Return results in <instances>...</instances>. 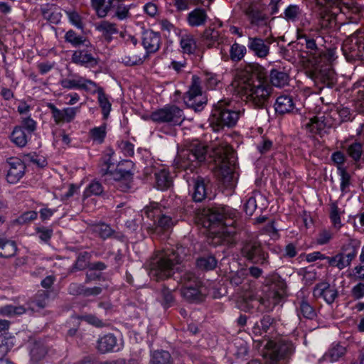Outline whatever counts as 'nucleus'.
I'll list each match as a JSON object with an SVG mask.
<instances>
[{"mask_svg": "<svg viewBox=\"0 0 364 364\" xmlns=\"http://www.w3.org/2000/svg\"><path fill=\"white\" fill-rule=\"evenodd\" d=\"M210 156L214 161L215 175L221 179L230 177L235 164L232 149L228 145L213 147Z\"/></svg>", "mask_w": 364, "mask_h": 364, "instance_id": "6", "label": "nucleus"}, {"mask_svg": "<svg viewBox=\"0 0 364 364\" xmlns=\"http://www.w3.org/2000/svg\"><path fill=\"white\" fill-rule=\"evenodd\" d=\"M257 196L261 197V196L259 194H257V195H255L254 196H251L249 198V199L246 201V203L245 204L244 209H245V213L249 216L252 215L257 209Z\"/></svg>", "mask_w": 364, "mask_h": 364, "instance_id": "57", "label": "nucleus"}, {"mask_svg": "<svg viewBox=\"0 0 364 364\" xmlns=\"http://www.w3.org/2000/svg\"><path fill=\"white\" fill-rule=\"evenodd\" d=\"M204 81L209 88L213 89L220 82V79L217 75L207 72L204 74Z\"/></svg>", "mask_w": 364, "mask_h": 364, "instance_id": "61", "label": "nucleus"}, {"mask_svg": "<svg viewBox=\"0 0 364 364\" xmlns=\"http://www.w3.org/2000/svg\"><path fill=\"white\" fill-rule=\"evenodd\" d=\"M227 100H220L215 105L209 119L210 124L214 131H219L224 127H233L240 117L243 114L244 109L233 110L228 108Z\"/></svg>", "mask_w": 364, "mask_h": 364, "instance_id": "4", "label": "nucleus"}, {"mask_svg": "<svg viewBox=\"0 0 364 364\" xmlns=\"http://www.w3.org/2000/svg\"><path fill=\"white\" fill-rule=\"evenodd\" d=\"M20 127H22L23 130L26 129L25 132L31 135V134L35 131L36 124L33 119L26 117L22 118L21 126Z\"/></svg>", "mask_w": 364, "mask_h": 364, "instance_id": "60", "label": "nucleus"}, {"mask_svg": "<svg viewBox=\"0 0 364 364\" xmlns=\"http://www.w3.org/2000/svg\"><path fill=\"white\" fill-rule=\"evenodd\" d=\"M60 85L68 90L77 89L90 91L96 87L95 82L75 73H70L67 77L61 79Z\"/></svg>", "mask_w": 364, "mask_h": 364, "instance_id": "15", "label": "nucleus"}, {"mask_svg": "<svg viewBox=\"0 0 364 364\" xmlns=\"http://www.w3.org/2000/svg\"><path fill=\"white\" fill-rule=\"evenodd\" d=\"M181 48L184 53L192 54L196 50V41L191 34L182 36L180 40Z\"/></svg>", "mask_w": 364, "mask_h": 364, "instance_id": "37", "label": "nucleus"}, {"mask_svg": "<svg viewBox=\"0 0 364 364\" xmlns=\"http://www.w3.org/2000/svg\"><path fill=\"white\" fill-rule=\"evenodd\" d=\"M209 20L206 10L197 7L188 13L186 17L187 24L191 28L205 26Z\"/></svg>", "mask_w": 364, "mask_h": 364, "instance_id": "19", "label": "nucleus"}, {"mask_svg": "<svg viewBox=\"0 0 364 364\" xmlns=\"http://www.w3.org/2000/svg\"><path fill=\"white\" fill-rule=\"evenodd\" d=\"M257 69L259 72L254 70L253 66L238 70L232 85L238 93L245 97L248 103L256 108L264 109L267 106L272 88L262 68L257 67Z\"/></svg>", "mask_w": 364, "mask_h": 364, "instance_id": "1", "label": "nucleus"}, {"mask_svg": "<svg viewBox=\"0 0 364 364\" xmlns=\"http://www.w3.org/2000/svg\"><path fill=\"white\" fill-rule=\"evenodd\" d=\"M156 185L158 189L166 190L172 184V179L169 172L166 169H161L155 173Z\"/></svg>", "mask_w": 364, "mask_h": 364, "instance_id": "32", "label": "nucleus"}, {"mask_svg": "<svg viewBox=\"0 0 364 364\" xmlns=\"http://www.w3.org/2000/svg\"><path fill=\"white\" fill-rule=\"evenodd\" d=\"M145 215L154 220L156 229L166 230L175 225L177 220L166 209H162L158 203H151L144 208Z\"/></svg>", "mask_w": 364, "mask_h": 364, "instance_id": "8", "label": "nucleus"}, {"mask_svg": "<svg viewBox=\"0 0 364 364\" xmlns=\"http://www.w3.org/2000/svg\"><path fill=\"white\" fill-rule=\"evenodd\" d=\"M189 253L183 246H178L176 250H164L156 254L149 262V274L156 281L169 278L173 274L174 266L181 262Z\"/></svg>", "mask_w": 364, "mask_h": 364, "instance_id": "3", "label": "nucleus"}, {"mask_svg": "<svg viewBox=\"0 0 364 364\" xmlns=\"http://www.w3.org/2000/svg\"><path fill=\"white\" fill-rule=\"evenodd\" d=\"M90 138L97 144H102L106 136V125L94 127L90 131Z\"/></svg>", "mask_w": 364, "mask_h": 364, "instance_id": "47", "label": "nucleus"}, {"mask_svg": "<svg viewBox=\"0 0 364 364\" xmlns=\"http://www.w3.org/2000/svg\"><path fill=\"white\" fill-rule=\"evenodd\" d=\"M142 43L147 53H154L160 48V35L153 31H146L143 33Z\"/></svg>", "mask_w": 364, "mask_h": 364, "instance_id": "26", "label": "nucleus"}, {"mask_svg": "<svg viewBox=\"0 0 364 364\" xmlns=\"http://www.w3.org/2000/svg\"><path fill=\"white\" fill-rule=\"evenodd\" d=\"M41 13L45 20L53 24H58L63 16L61 9L53 4L42 5Z\"/></svg>", "mask_w": 364, "mask_h": 364, "instance_id": "23", "label": "nucleus"}, {"mask_svg": "<svg viewBox=\"0 0 364 364\" xmlns=\"http://www.w3.org/2000/svg\"><path fill=\"white\" fill-rule=\"evenodd\" d=\"M346 353V348L339 344L333 346L325 354V358L331 362H336Z\"/></svg>", "mask_w": 364, "mask_h": 364, "instance_id": "40", "label": "nucleus"}, {"mask_svg": "<svg viewBox=\"0 0 364 364\" xmlns=\"http://www.w3.org/2000/svg\"><path fill=\"white\" fill-rule=\"evenodd\" d=\"M209 181L198 176L193 180V198L196 202H201L210 194Z\"/></svg>", "mask_w": 364, "mask_h": 364, "instance_id": "22", "label": "nucleus"}, {"mask_svg": "<svg viewBox=\"0 0 364 364\" xmlns=\"http://www.w3.org/2000/svg\"><path fill=\"white\" fill-rule=\"evenodd\" d=\"M69 21L78 28H82V21L80 15L75 11H65Z\"/></svg>", "mask_w": 364, "mask_h": 364, "instance_id": "62", "label": "nucleus"}, {"mask_svg": "<svg viewBox=\"0 0 364 364\" xmlns=\"http://www.w3.org/2000/svg\"><path fill=\"white\" fill-rule=\"evenodd\" d=\"M334 118L332 111L328 113H319L310 118L304 124L305 129L314 134H322L326 129L332 127Z\"/></svg>", "mask_w": 364, "mask_h": 364, "instance_id": "13", "label": "nucleus"}, {"mask_svg": "<svg viewBox=\"0 0 364 364\" xmlns=\"http://www.w3.org/2000/svg\"><path fill=\"white\" fill-rule=\"evenodd\" d=\"M144 56V55L142 56L141 54L124 55L122 56L121 61L129 66L139 65L143 63Z\"/></svg>", "mask_w": 364, "mask_h": 364, "instance_id": "51", "label": "nucleus"}, {"mask_svg": "<svg viewBox=\"0 0 364 364\" xmlns=\"http://www.w3.org/2000/svg\"><path fill=\"white\" fill-rule=\"evenodd\" d=\"M269 348L264 354L267 364H285L284 360L295 350L292 343L281 341L277 343H268Z\"/></svg>", "mask_w": 364, "mask_h": 364, "instance_id": "9", "label": "nucleus"}, {"mask_svg": "<svg viewBox=\"0 0 364 364\" xmlns=\"http://www.w3.org/2000/svg\"><path fill=\"white\" fill-rule=\"evenodd\" d=\"M109 4L110 10L114 12L113 17L118 20L123 21L131 16L129 11L132 5H126L122 1H115Z\"/></svg>", "mask_w": 364, "mask_h": 364, "instance_id": "28", "label": "nucleus"}, {"mask_svg": "<svg viewBox=\"0 0 364 364\" xmlns=\"http://www.w3.org/2000/svg\"><path fill=\"white\" fill-rule=\"evenodd\" d=\"M48 303V294L45 291L38 292L33 301L31 302V308L33 309H41L46 307Z\"/></svg>", "mask_w": 364, "mask_h": 364, "instance_id": "45", "label": "nucleus"}, {"mask_svg": "<svg viewBox=\"0 0 364 364\" xmlns=\"http://www.w3.org/2000/svg\"><path fill=\"white\" fill-rule=\"evenodd\" d=\"M247 52L246 47L237 43L231 46L230 53L232 60L239 61L242 59Z\"/></svg>", "mask_w": 364, "mask_h": 364, "instance_id": "48", "label": "nucleus"}, {"mask_svg": "<svg viewBox=\"0 0 364 364\" xmlns=\"http://www.w3.org/2000/svg\"><path fill=\"white\" fill-rule=\"evenodd\" d=\"M302 14L301 9L298 5L291 4L284 11V18L288 21H296Z\"/></svg>", "mask_w": 364, "mask_h": 364, "instance_id": "41", "label": "nucleus"}, {"mask_svg": "<svg viewBox=\"0 0 364 364\" xmlns=\"http://www.w3.org/2000/svg\"><path fill=\"white\" fill-rule=\"evenodd\" d=\"M9 170L6 174V181L11 184L18 183L25 174L26 166L18 158H9L7 160Z\"/></svg>", "mask_w": 364, "mask_h": 364, "instance_id": "17", "label": "nucleus"}, {"mask_svg": "<svg viewBox=\"0 0 364 364\" xmlns=\"http://www.w3.org/2000/svg\"><path fill=\"white\" fill-rule=\"evenodd\" d=\"M197 267L202 270H212L217 265V261L213 256H205L198 258L196 261Z\"/></svg>", "mask_w": 364, "mask_h": 364, "instance_id": "42", "label": "nucleus"}, {"mask_svg": "<svg viewBox=\"0 0 364 364\" xmlns=\"http://www.w3.org/2000/svg\"><path fill=\"white\" fill-rule=\"evenodd\" d=\"M17 247L14 241L0 239V257H11L16 255Z\"/></svg>", "mask_w": 364, "mask_h": 364, "instance_id": "34", "label": "nucleus"}, {"mask_svg": "<svg viewBox=\"0 0 364 364\" xmlns=\"http://www.w3.org/2000/svg\"><path fill=\"white\" fill-rule=\"evenodd\" d=\"M206 101L201 90L200 78L196 75H193L191 85L184 96L186 105L195 111H200L206 104Z\"/></svg>", "mask_w": 364, "mask_h": 364, "instance_id": "11", "label": "nucleus"}, {"mask_svg": "<svg viewBox=\"0 0 364 364\" xmlns=\"http://www.w3.org/2000/svg\"><path fill=\"white\" fill-rule=\"evenodd\" d=\"M269 76L273 86L282 87L288 84L289 75L284 71L273 69L271 70Z\"/></svg>", "mask_w": 364, "mask_h": 364, "instance_id": "35", "label": "nucleus"}, {"mask_svg": "<svg viewBox=\"0 0 364 364\" xmlns=\"http://www.w3.org/2000/svg\"><path fill=\"white\" fill-rule=\"evenodd\" d=\"M150 118L154 122L177 126L183 122L185 116L181 109L176 105H171L152 112Z\"/></svg>", "mask_w": 364, "mask_h": 364, "instance_id": "10", "label": "nucleus"}, {"mask_svg": "<svg viewBox=\"0 0 364 364\" xmlns=\"http://www.w3.org/2000/svg\"><path fill=\"white\" fill-rule=\"evenodd\" d=\"M72 61L87 67H95L98 63L97 58L86 50H75L72 55Z\"/></svg>", "mask_w": 364, "mask_h": 364, "instance_id": "27", "label": "nucleus"}, {"mask_svg": "<svg viewBox=\"0 0 364 364\" xmlns=\"http://www.w3.org/2000/svg\"><path fill=\"white\" fill-rule=\"evenodd\" d=\"M330 219L333 228L338 230H340L343 225L338 208L335 204L331 206Z\"/></svg>", "mask_w": 364, "mask_h": 364, "instance_id": "50", "label": "nucleus"}, {"mask_svg": "<svg viewBox=\"0 0 364 364\" xmlns=\"http://www.w3.org/2000/svg\"><path fill=\"white\" fill-rule=\"evenodd\" d=\"M242 255L247 260L262 265L267 264L268 254L262 247L261 243L256 240L246 241L241 249Z\"/></svg>", "mask_w": 364, "mask_h": 364, "instance_id": "12", "label": "nucleus"}, {"mask_svg": "<svg viewBox=\"0 0 364 364\" xmlns=\"http://www.w3.org/2000/svg\"><path fill=\"white\" fill-rule=\"evenodd\" d=\"M180 282L183 284L181 296L188 301H198L202 299V282L193 272L188 271L181 274Z\"/></svg>", "mask_w": 364, "mask_h": 364, "instance_id": "7", "label": "nucleus"}, {"mask_svg": "<svg viewBox=\"0 0 364 364\" xmlns=\"http://www.w3.org/2000/svg\"><path fill=\"white\" fill-rule=\"evenodd\" d=\"M97 348L100 353H106L118 351L121 348V345L118 343L115 336L112 333H108L99 338Z\"/></svg>", "mask_w": 364, "mask_h": 364, "instance_id": "21", "label": "nucleus"}, {"mask_svg": "<svg viewBox=\"0 0 364 364\" xmlns=\"http://www.w3.org/2000/svg\"><path fill=\"white\" fill-rule=\"evenodd\" d=\"M299 313L308 319H313L316 315L314 309L306 301L300 303Z\"/></svg>", "mask_w": 364, "mask_h": 364, "instance_id": "52", "label": "nucleus"}, {"mask_svg": "<svg viewBox=\"0 0 364 364\" xmlns=\"http://www.w3.org/2000/svg\"><path fill=\"white\" fill-rule=\"evenodd\" d=\"M273 41V39L270 38L249 37L247 48L255 57L267 59L270 53V45Z\"/></svg>", "mask_w": 364, "mask_h": 364, "instance_id": "14", "label": "nucleus"}, {"mask_svg": "<svg viewBox=\"0 0 364 364\" xmlns=\"http://www.w3.org/2000/svg\"><path fill=\"white\" fill-rule=\"evenodd\" d=\"M65 41L71 43L74 46H78L83 44L85 39L80 36H77L73 30H69L65 35Z\"/></svg>", "mask_w": 364, "mask_h": 364, "instance_id": "53", "label": "nucleus"}, {"mask_svg": "<svg viewBox=\"0 0 364 364\" xmlns=\"http://www.w3.org/2000/svg\"><path fill=\"white\" fill-rule=\"evenodd\" d=\"M320 78L328 87H331L335 83L334 73L331 70H323L320 73Z\"/></svg>", "mask_w": 364, "mask_h": 364, "instance_id": "58", "label": "nucleus"}, {"mask_svg": "<svg viewBox=\"0 0 364 364\" xmlns=\"http://www.w3.org/2000/svg\"><path fill=\"white\" fill-rule=\"evenodd\" d=\"M47 107L50 110L52 117L56 124L72 122L76 114L80 111V107H65L60 109L52 103H48Z\"/></svg>", "mask_w": 364, "mask_h": 364, "instance_id": "16", "label": "nucleus"}, {"mask_svg": "<svg viewBox=\"0 0 364 364\" xmlns=\"http://www.w3.org/2000/svg\"><path fill=\"white\" fill-rule=\"evenodd\" d=\"M106 0H91L92 7L100 18L105 17L110 11L109 4L105 5Z\"/></svg>", "mask_w": 364, "mask_h": 364, "instance_id": "44", "label": "nucleus"}, {"mask_svg": "<svg viewBox=\"0 0 364 364\" xmlns=\"http://www.w3.org/2000/svg\"><path fill=\"white\" fill-rule=\"evenodd\" d=\"M284 291H272L269 294L258 300L259 304L257 308L261 311H272L274 306L279 303L281 298L284 296Z\"/></svg>", "mask_w": 364, "mask_h": 364, "instance_id": "24", "label": "nucleus"}, {"mask_svg": "<svg viewBox=\"0 0 364 364\" xmlns=\"http://www.w3.org/2000/svg\"><path fill=\"white\" fill-rule=\"evenodd\" d=\"M244 13L253 26H267L269 23L268 16L255 4L249 5L245 9Z\"/></svg>", "mask_w": 364, "mask_h": 364, "instance_id": "18", "label": "nucleus"}, {"mask_svg": "<svg viewBox=\"0 0 364 364\" xmlns=\"http://www.w3.org/2000/svg\"><path fill=\"white\" fill-rule=\"evenodd\" d=\"M301 38H304L306 48L309 50V52L312 55H319L321 53L318 51L316 41L314 39L309 38L306 36H304Z\"/></svg>", "mask_w": 364, "mask_h": 364, "instance_id": "63", "label": "nucleus"}, {"mask_svg": "<svg viewBox=\"0 0 364 364\" xmlns=\"http://www.w3.org/2000/svg\"><path fill=\"white\" fill-rule=\"evenodd\" d=\"M363 153L362 144L359 142H354L348 148V155L355 161L360 159Z\"/></svg>", "mask_w": 364, "mask_h": 364, "instance_id": "55", "label": "nucleus"}, {"mask_svg": "<svg viewBox=\"0 0 364 364\" xmlns=\"http://www.w3.org/2000/svg\"><path fill=\"white\" fill-rule=\"evenodd\" d=\"M47 352V348L44 344L36 342L33 344L31 350V360L37 363L46 357Z\"/></svg>", "mask_w": 364, "mask_h": 364, "instance_id": "39", "label": "nucleus"}, {"mask_svg": "<svg viewBox=\"0 0 364 364\" xmlns=\"http://www.w3.org/2000/svg\"><path fill=\"white\" fill-rule=\"evenodd\" d=\"M274 319L269 316H264L253 327V333L256 335H262L267 333L272 326Z\"/></svg>", "mask_w": 364, "mask_h": 364, "instance_id": "38", "label": "nucleus"}, {"mask_svg": "<svg viewBox=\"0 0 364 364\" xmlns=\"http://www.w3.org/2000/svg\"><path fill=\"white\" fill-rule=\"evenodd\" d=\"M38 213L36 211L31 210L22 213L18 218L17 223L21 225L28 223L37 218Z\"/></svg>", "mask_w": 364, "mask_h": 364, "instance_id": "59", "label": "nucleus"}, {"mask_svg": "<svg viewBox=\"0 0 364 364\" xmlns=\"http://www.w3.org/2000/svg\"><path fill=\"white\" fill-rule=\"evenodd\" d=\"M90 92L97 93V101L100 108L102 109L103 117L107 119L111 111L112 105L107 96L104 92L103 89L96 84V87Z\"/></svg>", "mask_w": 364, "mask_h": 364, "instance_id": "30", "label": "nucleus"}, {"mask_svg": "<svg viewBox=\"0 0 364 364\" xmlns=\"http://www.w3.org/2000/svg\"><path fill=\"white\" fill-rule=\"evenodd\" d=\"M314 295L317 298H323L328 304H332L338 296V291L329 284L321 282L314 287Z\"/></svg>", "mask_w": 364, "mask_h": 364, "instance_id": "20", "label": "nucleus"}, {"mask_svg": "<svg viewBox=\"0 0 364 364\" xmlns=\"http://www.w3.org/2000/svg\"><path fill=\"white\" fill-rule=\"evenodd\" d=\"M31 135L25 132L21 127H16L11 135V140L18 146L23 147L28 142Z\"/></svg>", "mask_w": 364, "mask_h": 364, "instance_id": "36", "label": "nucleus"}, {"mask_svg": "<svg viewBox=\"0 0 364 364\" xmlns=\"http://www.w3.org/2000/svg\"><path fill=\"white\" fill-rule=\"evenodd\" d=\"M235 212L227 207L217 206L203 210L202 224L215 237L225 238L235 233L232 227Z\"/></svg>", "mask_w": 364, "mask_h": 364, "instance_id": "2", "label": "nucleus"}, {"mask_svg": "<svg viewBox=\"0 0 364 364\" xmlns=\"http://www.w3.org/2000/svg\"><path fill=\"white\" fill-rule=\"evenodd\" d=\"M36 232L41 241L47 242L53 235V230L47 227L41 226L36 228Z\"/></svg>", "mask_w": 364, "mask_h": 364, "instance_id": "56", "label": "nucleus"}, {"mask_svg": "<svg viewBox=\"0 0 364 364\" xmlns=\"http://www.w3.org/2000/svg\"><path fill=\"white\" fill-rule=\"evenodd\" d=\"M26 312V309L22 306L6 305L0 308V315L6 316H12L15 315H21Z\"/></svg>", "mask_w": 364, "mask_h": 364, "instance_id": "49", "label": "nucleus"}, {"mask_svg": "<svg viewBox=\"0 0 364 364\" xmlns=\"http://www.w3.org/2000/svg\"><path fill=\"white\" fill-rule=\"evenodd\" d=\"M104 191L102 184L97 181H92L86 188L83 193L85 198H88L91 196H100Z\"/></svg>", "mask_w": 364, "mask_h": 364, "instance_id": "46", "label": "nucleus"}, {"mask_svg": "<svg viewBox=\"0 0 364 364\" xmlns=\"http://www.w3.org/2000/svg\"><path fill=\"white\" fill-rule=\"evenodd\" d=\"M151 363V364H171V355L166 350L155 351L152 354Z\"/></svg>", "mask_w": 364, "mask_h": 364, "instance_id": "43", "label": "nucleus"}, {"mask_svg": "<svg viewBox=\"0 0 364 364\" xmlns=\"http://www.w3.org/2000/svg\"><path fill=\"white\" fill-rule=\"evenodd\" d=\"M359 246V241H352L346 247L343 249V252L338 254L339 258L341 259L342 269L350 265L351 262L357 255Z\"/></svg>", "mask_w": 364, "mask_h": 364, "instance_id": "25", "label": "nucleus"}, {"mask_svg": "<svg viewBox=\"0 0 364 364\" xmlns=\"http://www.w3.org/2000/svg\"><path fill=\"white\" fill-rule=\"evenodd\" d=\"M274 107L276 112L284 114L291 112L294 109V103L289 95H282L277 97Z\"/></svg>", "mask_w": 364, "mask_h": 364, "instance_id": "29", "label": "nucleus"}, {"mask_svg": "<svg viewBox=\"0 0 364 364\" xmlns=\"http://www.w3.org/2000/svg\"><path fill=\"white\" fill-rule=\"evenodd\" d=\"M202 41L208 48L215 47L221 42L220 35L218 31L214 28L205 29L202 35Z\"/></svg>", "mask_w": 364, "mask_h": 364, "instance_id": "31", "label": "nucleus"}, {"mask_svg": "<svg viewBox=\"0 0 364 364\" xmlns=\"http://www.w3.org/2000/svg\"><path fill=\"white\" fill-rule=\"evenodd\" d=\"M96 29L102 33L103 36L108 40H110L112 36L118 33L117 24L109 22L108 21H102L96 26Z\"/></svg>", "mask_w": 364, "mask_h": 364, "instance_id": "33", "label": "nucleus"}, {"mask_svg": "<svg viewBox=\"0 0 364 364\" xmlns=\"http://www.w3.org/2000/svg\"><path fill=\"white\" fill-rule=\"evenodd\" d=\"M206 154L207 146L198 141H194L179 151L175 162L178 168L193 170L205 160Z\"/></svg>", "mask_w": 364, "mask_h": 364, "instance_id": "5", "label": "nucleus"}, {"mask_svg": "<svg viewBox=\"0 0 364 364\" xmlns=\"http://www.w3.org/2000/svg\"><path fill=\"white\" fill-rule=\"evenodd\" d=\"M352 296L355 299L364 297V283H358L351 289Z\"/></svg>", "mask_w": 364, "mask_h": 364, "instance_id": "64", "label": "nucleus"}, {"mask_svg": "<svg viewBox=\"0 0 364 364\" xmlns=\"http://www.w3.org/2000/svg\"><path fill=\"white\" fill-rule=\"evenodd\" d=\"M94 231L103 239L109 237L113 234L112 229L107 224L101 223L94 227Z\"/></svg>", "mask_w": 364, "mask_h": 364, "instance_id": "54", "label": "nucleus"}]
</instances>
